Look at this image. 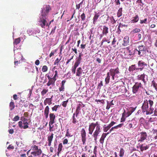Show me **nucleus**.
<instances>
[{
	"mask_svg": "<svg viewBox=\"0 0 157 157\" xmlns=\"http://www.w3.org/2000/svg\"><path fill=\"white\" fill-rule=\"evenodd\" d=\"M136 108H134L132 107L130 108L129 111L131 113V114H132L135 110Z\"/></svg>",
	"mask_w": 157,
	"mask_h": 157,
	"instance_id": "obj_52",
	"label": "nucleus"
},
{
	"mask_svg": "<svg viewBox=\"0 0 157 157\" xmlns=\"http://www.w3.org/2000/svg\"><path fill=\"white\" fill-rule=\"evenodd\" d=\"M81 134L82 144L84 145L85 144L86 140V133L84 128H82L81 131Z\"/></svg>",
	"mask_w": 157,
	"mask_h": 157,
	"instance_id": "obj_10",
	"label": "nucleus"
},
{
	"mask_svg": "<svg viewBox=\"0 0 157 157\" xmlns=\"http://www.w3.org/2000/svg\"><path fill=\"white\" fill-rule=\"evenodd\" d=\"M53 97V95H52L51 98H47L44 100V104L45 105H46L48 104L50 105L52 104V98Z\"/></svg>",
	"mask_w": 157,
	"mask_h": 157,
	"instance_id": "obj_14",
	"label": "nucleus"
},
{
	"mask_svg": "<svg viewBox=\"0 0 157 157\" xmlns=\"http://www.w3.org/2000/svg\"><path fill=\"white\" fill-rule=\"evenodd\" d=\"M75 115L74 113L73 114V115L72 117V123L73 124H76L78 122V121L77 120L76 117H75Z\"/></svg>",
	"mask_w": 157,
	"mask_h": 157,
	"instance_id": "obj_28",
	"label": "nucleus"
},
{
	"mask_svg": "<svg viewBox=\"0 0 157 157\" xmlns=\"http://www.w3.org/2000/svg\"><path fill=\"white\" fill-rule=\"evenodd\" d=\"M82 105L81 104H78L77 105L76 109L75 111V115L76 117H77L79 113H80V111L81 109Z\"/></svg>",
	"mask_w": 157,
	"mask_h": 157,
	"instance_id": "obj_17",
	"label": "nucleus"
},
{
	"mask_svg": "<svg viewBox=\"0 0 157 157\" xmlns=\"http://www.w3.org/2000/svg\"><path fill=\"white\" fill-rule=\"evenodd\" d=\"M138 65L142 67L143 66L146 65V64L144 62L142 61H140L138 62Z\"/></svg>",
	"mask_w": 157,
	"mask_h": 157,
	"instance_id": "obj_40",
	"label": "nucleus"
},
{
	"mask_svg": "<svg viewBox=\"0 0 157 157\" xmlns=\"http://www.w3.org/2000/svg\"><path fill=\"white\" fill-rule=\"evenodd\" d=\"M48 69L46 65H44L43 67L42 71L43 72H46L47 71Z\"/></svg>",
	"mask_w": 157,
	"mask_h": 157,
	"instance_id": "obj_45",
	"label": "nucleus"
},
{
	"mask_svg": "<svg viewBox=\"0 0 157 157\" xmlns=\"http://www.w3.org/2000/svg\"><path fill=\"white\" fill-rule=\"evenodd\" d=\"M156 105H157V102H156ZM154 113L153 115L155 116H157V109L155 108L154 111Z\"/></svg>",
	"mask_w": 157,
	"mask_h": 157,
	"instance_id": "obj_58",
	"label": "nucleus"
},
{
	"mask_svg": "<svg viewBox=\"0 0 157 157\" xmlns=\"http://www.w3.org/2000/svg\"><path fill=\"white\" fill-rule=\"evenodd\" d=\"M119 24H121L120 25V27L123 28H127L128 27V25H125L124 24H122L121 23H120Z\"/></svg>",
	"mask_w": 157,
	"mask_h": 157,
	"instance_id": "obj_60",
	"label": "nucleus"
},
{
	"mask_svg": "<svg viewBox=\"0 0 157 157\" xmlns=\"http://www.w3.org/2000/svg\"><path fill=\"white\" fill-rule=\"evenodd\" d=\"M149 145H146L145 146L144 144H143L140 147V149L141 151H143V150H145L147 149H148L149 147Z\"/></svg>",
	"mask_w": 157,
	"mask_h": 157,
	"instance_id": "obj_29",
	"label": "nucleus"
},
{
	"mask_svg": "<svg viewBox=\"0 0 157 157\" xmlns=\"http://www.w3.org/2000/svg\"><path fill=\"white\" fill-rule=\"evenodd\" d=\"M46 14H45V13L43 12V10H42L41 15L40 17V20L39 22L40 23V25L42 28H45V26H48V23L47 22L46 20Z\"/></svg>",
	"mask_w": 157,
	"mask_h": 157,
	"instance_id": "obj_4",
	"label": "nucleus"
},
{
	"mask_svg": "<svg viewBox=\"0 0 157 157\" xmlns=\"http://www.w3.org/2000/svg\"><path fill=\"white\" fill-rule=\"evenodd\" d=\"M122 114L123 115V116H124L126 117H127L130 115L131 114L129 111L126 112L125 110H124Z\"/></svg>",
	"mask_w": 157,
	"mask_h": 157,
	"instance_id": "obj_33",
	"label": "nucleus"
},
{
	"mask_svg": "<svg viewBox=\"0 0 157 157\" xmlns=\"http://www.w3.org/2000/svg\"><path fill=\"white\" fill-rule=\"evenodd\" d=\"M51 9L49 5H46L45 6V8L42 9L41 12H42V10H43V12L45 13V14H46V16L48 14L50 10ZM42 12H41V13Z\"/></svg>",
	"mask_w": 157,
	"mask_h": 157,
	"instance_id": "obj_20",
	"label": "nucleus"
},
{
	"mask_svg": "<svg viewBox=\"0 0 157 157\" xmlns=\"http://www.w3.org/2000/svg\"><path fill=\"white\" fill-rule=\"evenodd\" d=\"M139 68H136L135 65H132L131 66L129 67L128 70L130 71H133L136 70L138 69Z\"/></svg>",
	"mask_w": 157,
	"mask_h": 157,
	"instance_id": "obj_26",
	"label": "nucleus"
},
{
	"mask_svg": "<svg viewBox=\"0 0 157 157\" xmlns=\"http://www.w3.org/2000/svg\"><path fill=\"white\" fill-rule=\"evenodd\" d=\"M145 75L143 74H142L141 75H138L137 76V79L138 80H141L143 81L144 84L146 83V81L145 79Z\"/></svg>",
	"mask_w": 157,
	"mask_h": 157,
	"instance_id": "obj_21",
	"label": "nucleus"
},
{
	"mask_svg": "<svg viewBox=\"0 0 157 157\" xmlns=\"http://www.w3.org/2000/svg\"><path fill=\"white\" fill-rule=\"evenodd\" d=\"M116 123L114 121H112L111 122V123L109 124L111 127L112 126H113L114 124H116Z\"/></svg>",
	"mask_w": 157,
	"mask_h": 157,
	"instance_id": "obj_57",
	"label": "nucleus"
},
{
	"mask_svg": "<svg viewBox=\"0 0 157 157\" xmlns=\"http://www.w3.org/2000/svg\"><path fill=\"white\" fill-rule=\"evenodd\" d=\"M15 107V105L13 102L11 101L10 104V110L13 109Z\"/></svg>",
	"mask_w": 157,
	"mask_h": 157,
	"instance_id": "obj_36",
	"label": "nucleus"
},
{
	"mask_svg": "<svg viewBox=\"0 0 157 157\" xmlns=\"http://www.w3.org/2000/svg\"><path fill=\"white\" fill-rule=\"evenodd\" d=\"M100 124L98 121H97L95 123L92 122L90 124H89L88 128L89 134L90 135H92L94 131L97 127V126H98Z\"/></svg>",
	"mask_w": 157,
	"mask_h": 157,
	"instance_id": "obj_8",
	"label": "nucleus"
},
{
	"mask_svg": "<svg viewBox=\"0 0 157 157\" xmlns=\"http://www.w3.org/2000/svg\"><path fill=\"white\" fill-rule=\"evenodd\" d=\"M68 100H67L66 101H63L62 102V105L64 107H66L67 105V103L68 102Z\"/></svg>",
	"mask_w": 157,
	"mask_h": 157,
	"instance_id": "obj_46",
	"label": "nucleus"
},
{
	"mask_svg": "<svg viewBox=\"0 0 157 157\" xmlns=\"http://www.w3.org/2000/svg\"><path fill=\"white\" fill-rule=\"evenodd\" d=\"M124 151L123 148H121L119 152V156L120 157H123L124 155Z\"/></svg>",
	"mask_w": 157,
	"mask_h": 157,
	"instance_id": "obj_34",
	"label": "nucleus"
},
{
	"mask_svg": "<svg viewBox=\"0 0 157 157\" xmlns=\"http://www.w3.org/2000/svg\"><path fill=\"white\" fill-rule=\"evenodd\" d=\"M68 140L67 139H65L63 141V144H66L68 143Z\"/></svg>",
	"mask_w": 157,
	"mask_h": 157,
	"instance_id": "obj_59",
	"label": "nucleus"
},
{
	"mask_svg": "<svg viewBox=\"0 0 157 157\" xmlns=\"http://www.w3.org/2000/svg\"><path fill=\"white\" fill-rule=\"evenodd\" d=\"M140 138L139 141L143 142L147 138V135L146 132H142L140 133Z\"/></svg>",
	"mask_w": 157,
	"mask_h": 157,
	"instance_id": "obj_13",
	"label": "nucleus"
},
{
	"mask_svg": "<svg viewBox=\"0 0 157 157\" xmlns=\"http://www.w3.org/2000/svg\"><path fill=\"white\" fill-rule=\"evenodd\" d=\"M27 119L25 118H24L23 120H22L24 124H28V123L27 122Z\"/></svg>",
	"mask_w": 157,
	"mask_h": 157,
	"instance_id": "obj_51",
	"label": "nucleus"
},
{
	"mask_svg": "<svg viewBox=\"0 0 157 157\" xmlns=\"http://www.w3.org/2000/svg\"><path fill=\"white\" fill-rule=\"evenodd\" d=\"M129 37L127 36L124 37L123 39V42L122 45L124 46H127L129 44Z\"/></svg>",
	"mask_w": 157,
	"mask_h": 157,
	"instance_id": "obj_15",
	"label": "nucleus"
},
{
	"mask_svg": "<svg viewBox=\"0 0 157 157\" xmlns=\"http://www.w3.org/2000/svg\"><path fill=\"white\" fill-rule=\"evenodd\" d=\"M101 129L100 124L97 126V127L95 128L94 131L92 136L94 138V140L96 142L97 139V137L98 136L99 134L101 132Z\"/></svg>",
	"mask_w": 157,
	"mask_h": 157,
	"instance_id": "obj_9",
	"label": "nucleus"
},
{
	"mask_svg": "<svg viewBox=\"0 0 157 157\" xmlns=\"http://www.w3.org/2000/svg\"><path fill=\"white\" fill-rule=\"evenodd\" d=\"M126 117L122 114V117L121 119V122H123L125 121Z\"/></svg>",
	"mask_w": 157,
	"mask_h": 157,
	"instance_id": "obj_44",
	"label": "nucleus"
},
{
	"mask_svg": "<svg viewBox=\"0 0 157 157\" xmlns=\"http://www.w3.org/2000/svg\"><path fill=\"white\" fill-rule=\"evenodd\" d=\"M108 134L107 133H103L102 134L99 140V141L101 144H103L104 143L105 139Z\"/></svg>",
	"mask_w": 157,
	"mask_h": 157,
	"instance_id": "obj_22",
	"label": "nucleus"
},
{
	"mask_svg": "<svg viewBox=\"0 0 157 157\" xmlns=\"http://www.w3.org/2000/svg\"><path fill=\"white\" fill-rule=\"evenodd\" d=\"M153 104V101L150 99L148 101L145 100L141 107L142 112H146L147 115L153 114L154 108L152 107Z\"/></svg>",
	"mask_w": 157,
	"mask_h": 157,
	"instance_id": "obj_1",
	"label": "nucleus"
},
{
	"mask_svg": "<svg viewBox=\"0 0 157 157\" xmlns=\"http://www.w3.org/2000/svg\"><path fill=\"white\" fill-rule=\"evenodd\" d=\"M18 125L19 127L21 128L23 127L22 126V122L21 121H19L18 122Z\"/></svg>",
	"mask_w": 157,
	"mask_h": 157,
	"instance_id": "obj_62",
	"label": "nucleus"
},
{
	"mask_svg": "<svg viewBox=\"0 0 157 157\" xmlns=\"http://www.w3.org/2000/svg\"><path fill=\"white\" fill-rule=\"evenodd\" d=\"M110 78L108 77H106L105 79V81L106 84H108L109 82Z\"/></svg>",
	"mask_w": 157,
	"mask_h": 157,
	"instance_id": "obj_55",
	"label": "nucleus"
},
{
	"mask_svg": "<svg viewBox=\"0 0 157 157\" xmlns=\"http://www.w3.org/2000/svg\"><path fill=\"white\" fill-rule=\"evenodd\" d=\"M31 147L33 151L31 152L30 155H28V157H40L42 153L41 150L35 145H33Z\"/></svg>",
	"mask_w": 157,
	"mask_h": 157,
	"instance_id": "obj_2",
	"label": "nucleus"
},
{
	"mask_svg": "<svg viewBox=\"0 0 157 157\" xmlns=\"http://www.w3.org/2000/svg\"><path fill=\"white\" fill-rule=\"evenodd\" d=\"M46 76L47 77L49 80L48 82L47 83V85L48 86H49L51 85H54L56 81L55 79H54L53 78H51L48 74H46Z\"/></svg>",
	"mask_w": 157,
	"mask_h": 157,
	"instance_id": "obj_12",
	"label": "nucleus"
},
{
	"mask_svg": "<svg viewBox=\"0 0 157 157\" xmlns=\"http://www.w3.org/2000/svg\"><path fill=\"white\" fill-rule=\"evenodd\" d=\"M94 15L93 18V23L94 24H95V23L97 21L98 18L100 16V13H97L96 12H94Z\"/></svg>",
	"mask_w": 157,
	"mask_h": 157,
	"instance_id": "obj_18",
	"label": "nucleus"
},
{
	"mask_svg": "<svg viewBox=\"0 0 157 157\" xmlns=\"http://www.w3.org/2000/svg\"><path fill=\"white\" fill-rule=\"evenodd\" d=\"M48 91V90H46L45 89H43L42 91L41 92V94L42 96H44L45 94Z\"/></svg>",
	"mask_w": 157,
	"mask_h": 157,
	"instance_id": "obj_41",
	"label": "nucleus"
},
{
	"mask_svg": "<svg viewBox=\"0 0 157 157\" xmlns=\"http://www.w3.org/2000/svg\"><path fill=\"white\" fill-rule=\"evenodd\" d=\"M122 9L121 8L119 9L117 12V16L118 17H120L122 15Z\"/></svg>",
	"mask_w": 157,
	"mask_h": 157,
	"instance_id": "obj_30",
	"label": "nucleus"
},
{
	"mask_svg": "<svg viewBox=\"0 0 157 157\" xmlns=\"http://www.w3.org/2000/svg\"><path fill=\"white\" fill-rule=\"evenodd\" d=\"M153 86L156 90H157V83H156L154 80H153L151 81V86Z\"/></svg>",
	"mask_w": 157,
	"mask_h": 157,
	"instance_id": "obj_27",
	"label": "nucleus"
},
{
	"mask_svg": "<svg viewBox=\"0 0 157 157\" xmlns=\"http://www.w3.org/2000/svg\"><path fill=\"white\" fill-rule=\"evenodd\" d=\"M109 71L113 80L114 79L115 75L119 73V69L118 67L115 69L111 68L109 70Z\"/></svg>",
	"mask_w": 157,
	"mask_h": 157,
	"instance_id": "obj_11",
	"label": "nucleus"
},
{
	"mask_svg": "<svg viewBox=\"0 0 157 157\" xmlns=\"http://www.w3.org/2000/svg\"><path fill=\"white\" fill-rule=\"evenodd\" d=\"M54 134L52 133L50 135H48V145L50 146L51 145L52 141L53 138Z\"/></svg>",
	"mask_w": 157,
	"mask_h": 157,
	"instance_id": "obj_16",
	"label": "nucleus"
},
{
	"mask_svg": "<svg viewBox=\"0 0 157 157\" xmlns=\"http://www.w3.org/2000/svg\"><path fill=\"white\" fill-rule=\"evenodd\" d=\"M109 29L105 25H104L103 28V31L102 32L103 34H104L105 36H107V34L108 33Z\"/></svg>",
	"mask_w": 157,
	"mask_h": 157,
	"instance_id": "obj_24",
	"label": "nucleus"
},
{
	"mask_svg": "<svg viewBox=\"0 0 157 157\" xmlns=\"http://www.w3.org/2000/svg\"><path fill=\"white\" fill-rule=\"evenodd\" d=\"M143 88V85L141 82H136L132 87V92L134 94H139L142 92L141 89Z\"/></svg>",
	"mask_w": 157,
	"mask_h": 157,
	"instance_id": "obj_5",
	"label": "nucleus"
},
{
	"mask_svg": "<svg viewBox=\"0 0 157 157\" xmlns=\"http://www.w3.org/2000/svg\"><path fill=\"white\" fill-rule=\"evenodd\" d=\"M82 72V69L80 67L78 68L77 70L76 76H79Z\"/></svg>",
	"mask_w": 157,
	"mask_h": 157,
	"instance_id": "obj_31",
	"label": "nucleus"
},
{
	"mask_svg": "<svg viewBox=\"0 0 157 157\" xmlns=\"http://www.w3.org/2000/svg\"><path fill=\"white\" fill-rule=\"evenodd\" d=\"M111 127L108 124L107 126H105V125L103 127V131L105 132H107L108 130H109L110 128Z\"/></svg>",
	"mask_w": 157,
	"mask_h": 157,
	"instance_id": "obj_32",
	"label": "nucleus"
},
{
	"mask_svg": "<svg viewBox=\"0 0 157 157\" xmlns=\"http://www.w3.org/2000/svg\"><path fill=\"white\" fill-rule=\"evenodd\" d=\"M59 105H55L52 108V111H55L56 112L57 110V108L59 107Z\"/></svg>",
	"mask_w": 157,
	"mask_h": 157,
	"instance_id": "obj_42",
	"label": "nucleus"
},
{
	"mask_svg": "<svg viewBox=\"0 0 157 157\" xmlns=\"http://www.w3.org/2000/svg\"><path fill=\"white\" fill-rule=\"evenodd\" d=\"M139 19V17L138 14L136 15L135 16L132 18L131 22L132 23H135L137 22Z\"/></svg>",
	"mask_w": 157,
	"mask_h": 157,
	"instance_id": "obj_23",
	"label": "nucleus"
},
{
	"mask_svg": "<svg viewBox=\"0 0 157 157\" xmlns=\"http://www.w3.org/2000/svg\"><path fill=\"white\" fill-rule=\"evenodd\" d=\"M147 18H145L143 20H140V23L141 24H142L143 23L146 24L147 23Z\"/></svg>",
	"mask_w": 157,
	"mask_h": 157,
	"instance_id": "obj_43",
	"label": "nucleus"
},
{
	"mask_svg": "<svg viewBox=\"0 0 157 157\" xmlns=\"http://www.w3.org/2000/svg\"><path fill=\"white\" fill-rule=\"evenodd\" d=\"M50 121L49 122V131L50 132L55 131V129H53V126H51V125L53 124L55 122V120L56 118V116L53 113H50L49 114Z\"/></svg>",
	"mask_w": 157,
	"mask_h": 157,
	"instance_id": "obj_7",
	"label": "nucleus"
},
{
	"mask_svg": "<svg viewBox=\"0 0 157 157\" xmlns=\"http://www.w3.org/2000/svg\"><path fill=\"white\" fill-rule=\"evenodd\" d=\"M120 25H121V24H119L118 26V29H117V33H118L119 34H120V33L121 32V30L120 29Z\"/></svg>",
	"mask_w": 157,
	"mask_h": 157,
	"instance_id": "obj_56",
	"label": "nucleus"
},
{
	"mask_svg": "<svg viewBox=\"0 0 157 157\" xmlns=\"http://www.w3.org/2000/svg\"><path fill=\"white\" fill-rule=\"evenodd\" d=\"M117 41V40H116V39L115 37H114L113 39V40L112 42V45H114L115 44L116 42Z\"/></svg>",
	"mask_w": 157,
	"mask_h": 157,
	"instance_id": "obj_61",
	"label": "nucleus"
},
{
	"mask_svg": "<svg viewBox=\"0 0 157 157\" xmlns=\"http://www.w3.org/2000/svg\"><path fill=\"white\" fill-rule=\"evenodd\" d=\"M140 29L139 28H135L133 29L131 32V33L133 34L139 32L140 31Z\"/></svg>",
	"mask_w": 157,
	"mask_h": 157,
	"instance_id": "obj_35",
	"label": "nucleus"
},
{
	"mask_svg": "<svg viewBox=\"0 0 157 157\" xmlns=\"http://www.w3.org/2000/svg\"><path fill=\"white\" fill-rule=\"evenodd\" d=\"M146 48L144 45H139L134 50V53L137 54L140 56H146Z\"/></svg>",
	"mask_w": 157,
	"mask_h": 157,
	"instance_id": "obj_3",
	"label": "nucleus"
},
{
	"mask_svg": "<svg viewBox=\"0 0 157 157\" xmlns=\"http://www.w3.org/2000/svg\"><path fill=\"white\" fill-rule=\"evenodd\" d=\"M81 18L82 19V21H84L86 18V16L84 13H83L81 15Z\"/></svg>",
	"mask_w": 157,
	"mask_h": 157,
	"instance_id": "obj_48",
	"label": "nucleus"
},
{
	"mask_svg": "<svg viewBox=\"0 0 157 157\" xmlns=\"http://www.w3.org/2000/svg\"><path fill=\"white\" fill-rule=\"evenodd\" d=\"M20 41L21 40L20 38H17L14 40L13 44L14 45H17L20 42Z\"/></svg>",
	"mask_w": 157,
	"mask_h": 157,
	"instance_id": "obj_37",
	"label": "nucleus"
},
{
	"mask_svg": "<svg viewBox=\"0 0 157 157\" xmlns=\"http://www.w3.org/2000/svg\"><path fill=\"white\" fill-rule=\"evenodd\" d=\"M103 85L102 81H101L99 83L98 85V89H100L101 87Z\"/></svg>",
	"mask_w": 157,
	"mask_h": 157,
	"instance_id": "obj_53",
	"label": "nucleus"
},
{
	"mask_svg": "<svg viewBox=\"0 0 157 157\" xmlns=\"http://www.w3.org/2000/svg\"><path fill=\"white\" fill-rule=\"evenodd\" d=\"M76 67H75L74 66L73 67H72V72L74 74H75V71H76Z\"/></svg>",
	"mask_w": 157,
	"mask_h": 157,
	"instance_id": "obj_63",
	"label": "nucleus"
},
{
	"mask_svg": "<svg viewBox=\"0 0 157 157\" xmlns=\"http://www.w3.org/2000/svg\"><path fill=\"white\" fill-rule=\"evenodd\" d=\"M114 129L113 127L111 128L109 131L107 133H108V134H109V133H110L113 131Z\"/></svg>",
	"mask_w": 157,
	"mask_h": 157,
	"instance_id": "obj_64",
	"label": "nucleus"
},
{
	"mask_svg": "<svg viewBox=\"0 0 157 157\" xmlns=\"http://www.w3.org/2000/svg\"><path fill=\"white\" fill-rule=\"evenodd\" d=\"M80 59H78L77 60L75 63L74 67L77 68L78 65L80 63Z\"/></svg>",
	"mask_w": 157,
	"mask_h": 157,
	"instance_id": "obj_39",
	"label": "nucleus"
},
{
	"mask_svg": "<svg viewBox=\"0 0 157 157\" xmlns=\"http://www.w3.org/2000/svg\"><path fill=\"white\" fill-rule=\"evenodd\" d=\"M49 111V106L47 105V106L44 110V114L46 118L47 119L48 118V114Z\"/></svg>",
	"mask_w": 157,
	"mask_h": 157,
	"instance_id": "obj_19",
	"label": "nucleus"
},
{
	"mask_svg": "<svg viewBox=\"0 0 157 157\" xmlns=\"http://www.w3.org/2000/svg\"><path fill=\"white\" fill-rule=\"evenodd\" d=\"M19 119V117L18 116H15L13 119V121H18Z\"/></svg>",
	"mask_w": 157,
	"mask_h": 157,
	"instance_id": "obj_50",
	"label": "nucleus"
},
{
	"mask_svg": "<svg viewBox=\"0 0 157 157\" xmlns=\"http://www.w3.org/2000/svg\"><path fill=\"white\" fill-rule=\"evenodd\" d=\"M109 19L110 20V22L112 24H114L116 23V21L114 19L113 17V16H112L111 17H109V16H108L107 17V20H108V19Z\"/></svg>",
	"mask_w": 157,
	"mask_h": 157,
	"instance_id": "obj_25",
	"label": "nucleus"
},
{
	"mask_svg": "<svg viewBox=\"0 0 157 157\" xmlns=\"http://www.w3.org/2000/svg\"><path fill=\"white\" fill-rule=\"evenodd\" d=\"M64 86H61L59 88V91H63L64 90Z\"/></svg>",
	"mask_w": 157,
	"mask_h": 157,
	"instance_id": "obj_54",
	"label": "nucleus"
},
{
	"mask_svg": "<svg viewBox=\"0 0 157 157\" xmlns=\"http://www.w3.org/2000/svg\"><path fill=\"white\" fill-rule=\"evenodd\" d=\"M56 49L55 50H54V51H52V52H51V53H50V54L49 55L50 57H51L52 56H54V54L56 53Z\"/></svg>",
	"mask_w": 157,
	"mask_h": 157,
	"instance_id": "obj_49",
	"label": "nucleus"
},
{
	"mask_svg": "<svg viewBox=\"0 0 157 157\" xmlns=\"http://www.w3.org/2000/svg\"><path fill=\"white\" fill-rule=\"evenodd\" d=\"M137 122L134 119H132L131 121H129L124 126V127L130 130L131 128H135L137 127Z\"/></svg>",
	"mask_w": 157,
	"mask_h": 157,
	"instance_id": "obj_6",
	"label": "nucleus"
},
{
	"mask_svg": "<svg viewBox=\"0 0 157 157\" xmlns=\"http://www.w3.org/2000/svg\"><path fill=\"white\" fill-rule=\"evenodd\" d=\"M63 147L62 144L61 143L59 144L58 145V153H60L62 150Z\"/></svg>",
	"mask_w": 157,
	"mask_h": 157,
	"instance_id": "obj_38",
	"label": "nucleus"
},
{
	"mask_svg": "<svg viewBox=\"0 0 157 157\" xmlns=\"http://www.w3.org/2000/svg\"><path fill=\"white\" fill-rule=\"evenodd\" d=\"M65 136L67 137H71L72 135H71L69 131V129H67V133L65 135Z\"/></svg>",
	"mask_w": 157,
	"mask_h": 157,
	"instance_id": "obj_47",
	"label": "nucleus"
}]
</instances>
